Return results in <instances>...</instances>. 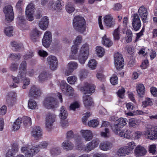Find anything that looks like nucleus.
<instances>
[{
  "mask_svg": "<svg viewBox=\"0 0 157 157\" xmlns=\"http://www.w3.org/2000/svg\"><path fill=\"white\" fill-rule=\"evenodd\" d=\"M110 120L111 121H115V124L112 126V129L114 133H118L120 129L123 128L127 124L125 119L123 118H120L117 120L114 116H112Z\"/></svg>",
  "mask_w": 157,
  "mask_h": 157,
  "instance_id": "5",
  "label": "nucleus"
},
{
  "mask_svg": "<svg viewBox=\"0 0 157 157\" xmlns=\"http://www.w3.org/2000/svg\"><path fill=\"white\" fill-rule=\"evenodd\" d=\"M115 66L117 69L120 70L124 66V59L121 55L118 52L114 56Z\"/></svg>",
  "mask_w": 157,
  "mask_h": 157,
  "instance_id": "7",
  "label": "nucleus"
},
{
  "mask_svg": "<svg viewBox=\"0 0 157 157\" xmlns=\"http://www.w3.org/2000/svg\"><path fill=\"white\" fill-rule=\"evenodd\" d=\"M62 147L66 151L72 150L74 147L73 143L69 140H65L62 144Z\"/></svg>",
  "mask_w": 157,
  "mask_h": 157,
  "instance_id": "22",
  "label": "nucleus"
},
{
  "mask_svg": "<svg viewBox=\"0 0 157 157\" xmlns=\"http://www.w3.org/2000/svg\"><path fill=\"white\" fill-rule=\"evenodd\" d=\"M77 80V78L75 76H72L68 77L67 78L68 82L71 84H74Z\"/></svg>",
  "mask_w": 157,
  "mask_h": 157,
  "instance_id": "50",
  "label": "nucleus"
},
{
  "mask_svg": "<svg viewBox=\"0 0 157 157\" xmlns=\"http://www.w3.org/2000/svg\"><path fill=\"white\" fill-rule=\"evenodd\" d=\"M94 85L85 82L84 86L80 88V90L84 95L83 96V101L85 107L91 106L93 104L92 98L90 96L95 91Z\"/></svg>",
  "mask_w": 157,
  "mask_h": 157,
  "instance_id": "1",
  "label": "nucleus"
},
{
  "mask_svg": "<svg viewBox=\"0 0 157 157\" xmlns=\"http://www.w3.org/2000/svg\"><path fill=\"white\" fill-rule=\"evenodd\" d=\"M57 104V102L56 99L51 97L46 98L43 101V105L45 108L48 109L56 107Z\"/></svg>",
  "mask_w": 157,
  "mask_h": 157,
  "instance_id": "8",
  "label": "nucleus"
},
{
  "mask_svg": "<svg viewBox=\"0 0 157 157\" xmlns=\"http://www.w3.org/2000/svg\"><path fill=\"white\" fill-rule=\"evenodd\" d=\"M80 132L86 141H88L92 139L93 137V134L90 130H82Z\"/></svg>",
  "mask_w": 157,
  "mask_h": 157,
  "instance_id": "20",
  "label": "nucleus"
},
{
  "mask_svg": "<svg viewBox=\"0 0 157 157\" xmlns=\"http://www.w3.org/2000/svg\"><path fill=\"white\" fill-rule=\"evenodd\" d=\"M19 150L18 145L15 144H13L12 145V149H9L7 152H8L10 150H11L12 153L13 154V153L17 152Z\"/></svg>",
  "mask_w": 157,
  "mask_h": 157,
  "instance_id": "59",
  "label": "nucleus"
},
{
  "mask_svg": "<svg viewBox=\"0 0 157 157\" xmlns=\"http://www.w3.org/2000/svg\"><path fill=\"white\" fill-rule=\"evenodd\" d=\"M147 152V151L143 146L141 145H138L135 148L134 153L137 157H141L145 155Z\"/></svg>",
  "mask_w": 157,
  "mask_h": 157,
  "instance_id": "19",
  "label": "nucleus"
},
{
  "mask_svg": "<svg viewBox=\"0 0 157 157\" xmlns=\"http://www.w3.org/2000/svg\"><path fill=\"white\" fill-rule=\"evenodd\" d=\"M156 146L155 144L150 145L148 147V151L153 155L155 154L156 153Z\"/></svg>",
  "mask_w": 157,
  "mask_h": 157,
  "instance_id": "51",
  "label": "nucleus"
},
{
  "mask_svg": "<svg viewBox=\"0 0 157 157\" xmlns=\"http://www.w3.org/2000/svg\"><path fill=\"white\" fill-rule=\"evenodd\" d=\"M42 130L40 127L35 126L33 128L32 132L33 136L37 138H39L42 136Z\"/></svg>",
  "mask_w": 157,
  "mask_h": 157,
  "instance_id": "25",
  "label": "nucleus"
},
{
  "mask_svg": "<svg viewBox=\"0 0 157 157\" xmlns=\"http://www.w3.org/2000/svg\"><path fill=\"white\" fill-rule=\"evenodd\" d=\"M49 77V74L45 72H43L39 76V81L42 82L46 80Z\"/></svg>",
  "mask_w": 157,
  "mask_h": 157,
  "instance_id": "40",
  "label": "nucleus"
},
{
  "mask_svg": "<svg viewBox=\"0 0 157 157\" xmlns=\"http://www.w3.org/2000/svg\"><path fill=\"white\" fill-rule=\"evenodd\" d=\"M67 116V112L66 109L63 106H62L60 110L59 116L62 120H65Z\"/></svg>",
  "mask_w": 157,
  "mask_h": 157,
  "instance_id": "33",
  "label": "nucleus"
},
{
  "mask_svg": "<svg viewBox=\"0 0 157 157\" xmlns=\"http://www.w3.org/2000/svg\"><path fill=\"white\" fill-rule=\"evenodd\" d=\"M34 5L32 3H30L27 6L25 14L28 20L32 21L33 20V15L34 12Z\"/></svg>",
  "mask_w": 157,
  "mask_h": 157,
  "instance_id": "15",
  "label": "nucleus"
},
{
  "mask_svg": "<svg viewBox=\"0 0 157 157\" xmlns=\"http://www.w3.org/2000/svg\"><path fill=\"white\" fill-rule=\"evenodd\" d=\"M3 12L5 15L6 21L7 23H9L13 20L14 13L13 7L11 6H6L4 8Z\"/></svg>",
  "mask_w": 157,
  "mask_h": 157,
  "instance_id": "6",
  "label": "nucleus"
},
{
  "mask_svg": "<svg viewBox=\"0 0 157 157\" xmlns=\"http://www.w3.org/2000/svg\"><path fill=\"white\" fill-rule=\"evenodd\" d=\"M138 12L139 16L140 17L144 23H145L147 21V10L144 6H142L138 9Z\"/></svg>",
  "mask_w": 157,
  "mask_h": 157,
  "instance_id": "14",
  "label": "nucleus"
},
{
  "mask_svg": "<svg viewBox=\"0 0 157 157\" xmlns=\"http://www.w3.org/2000/svg\"><path fill=\"white\" fill-rule=\"evenodd\" d=\"M101 136L104 137H108L109 136V130L108 128H105L104 132H101Z\"/></svg>",
  "mask_w": 157,
  "mask_h": 157,
  "instance_id": "61",
  "label": "nucleus"
},
{
  "mask_svg": "<svg viewBox=\"0 0 157 157\" xmlns=\"http://www.w3.org/2000/svg\"><path fill=\"white\" fill-rule=\"evenodd\" d=\"M52 41V34L49 31H46L44 34L42 39L43 45L46 48H48Z\"/></svg>",
  "mask_w": 157,
  "mask_h": 157,
  "instance_id": "16",
  "label": "nucleus"
},
{
  "mask_svg": "<svg viewBox=\"0 0 157 157\" xmlns=\"http://www.w3.org/2000/svg\"><path fill=\"white\" fill-rule=\"evenodd\" d=\"M102 43L103 45L108 47L111 46L113 44L112 41L110 40L105 35L102 37Z\"/></svg>",
  "mask_w": 157,
  "mask_h": 157,
  "instance_id": "36",
  "label": "nucleus"
},
{
  "mask_svg": "<svg viewBox=\"0 0 157 157\" xmlns=\"http://www.w3.org/2000/svg\"><path fill=\"white\" fill-rule=\"evenodd\" d=\"M55 118L56 115L53 113H48L46 114L45 124L46 127L49 130L52 128Z\"/></svg>",
  "mask_w": 157,
  "mask_h": 157,
  "instance_id": "11",
  "label": "nucleus"
},
{
  "mask_svg": "<svg viewBox=\"0 0 157 157\" xmlns=\"http://www.w3.org/2000/svg\"><path fill=\"white\" fill-rule=\"evenodd\" d=\"M60 88L62 92L67 95H71L74 93V89L65 81L61 82Z\"/></svg>",
  "mask_w": 157,
  "mask_h": 157,
  "instance_id": "10",
  "label": "nucleus"
},
{
  "mask_svg": "<svg viewBox=\"0 0 157 157\" xmlns=\"http://www.w3.org/2000/svg\"><path fill=\"white\" fill-rule=\"evenodd\" d=\"M78 67V64L77 63L75 62H71L67 64L68 68L70 69L72 71L76 69Z\"/></svg>",
  "mask_w": 157,
  "mask_h": 157,
  "instance_id": "45",
  "label": "nucleus"
},
{
  "mask_svg": "<svg viewBox=\"0 0 157 157\" xmlns=\"http://www.w3.org/2000/svg\"><path fill=\"white\" fill-rule=\"evenodd\" d=\"M110 82L113 85H115L117 83L118 78L115 75H113L110 79Z\"/></svg>",
  "mask_w": 157,
  "mask_h": 157,
  "instance_id": "54",
  "label": "nucleus"
},
{
  "mask_svg": "<svg viewBox=\"0 0 157 157\" xmlns=\"http://www.w3.org/2000/svg\"><path fill=\"white\" fill-rule=\"evenodd\" d=\"M13 28L12 26H7L4 29V33L6 36H11L13 35Z\"/></svg>",
  "mask_w": 157,
  "mask_h": 157,
  "instance_id": "42",
  "label": "nucleus"
},
{
  "mask_svg": "<svg viewBox=\"0 0 157 157\" xmlns=\"http://www.w3.org/2000/svg\"><path fill=\"white\" fill-rule=\"evenodd\" d=\"M63 5V2L62 1H57L55 3L54 1L52 0L49 1L48 7L50 9L59 11L62 10Z\"/></svg>",
  "mask_w": 157,
  "mask_h": 157,
  "instance_id": "12",
  "label": "nucleus"
},
{
  "mask_svg": "<svg viewBox=\"0 0 157 157\" xmlns=\"http://www.w3.org/2000/svg\"><path fill=\"white\" fill-rule=\"evenodd\" d=\"M127 133L122 131L120 129V131L118 132V133H115L116 134L120 136L126 138H129L130 137V136L129 135L131 133V132L129 130H127L126 131Z\"/></svg>",
  "mask_w": 157,
  "mask_h": 157,
  "instance_id": "39",
  "label": "nucleus"
},
{
  "mask_svg": "<svg viewBox=\"0 0 157 157\" xmlns=\"http://www.w3.org/2000/svg\"><path fill=\"white\" fill-rule=\"evenodd\" d=\"M47 61L51 70L54 71L56 69L58 65V60L55 56H48Z\"/></svg>",
  "mask_w": 157,
  "mask_h": 157,
  "instance_id": "17",
  "label": "nucleus"
},
{
  "mask_svg": "<svg viewBox=\"0 0 157 157\" xmlns=\"http://www.w3.org/2000/svg\"><path fill=\"white\" fill-rule=\"evenodd\" d=\"M21 123V119L20 118H18L14 123L13 128L14 131L17 130L19 129L20 125Z\"/></svg>",
  "mask_w": 157,
  "mask_h": 157,
  "instance_id": "38",
  "label": "nucleus"
},
{
  "mask_svg": "<svg viewBox=\"0 0 157 157\" xmlns=\"http://www.w3.org/2000/svg\"><path fill=\"white\" fill-rule=\"evenodd\" d=\"M80 106V104L77 102H75L71 104L70 106L71 110H75L76 109L79 108Z\"/></svg>",
  "mask_w": 157,
  "mask_h": 157,
  "instance_id": "56",
  "label": "nucleus"
},
{
  "mask_svg": "<svg viewBox=\"0 0 157 157\" xmlns=\"http://www.w3.org/2000/svg\"><path fill=\"white\" fill-rule=\"evenodd\" d=\"M23 123L25 126L27 125H30L31 124V118L26 116L24 117L23 118Z\"/></svg>",
  "mask_w": 157,
  "mask_h": 157,
  "instance_id": "53",
  "label": "nucleus"
},
{
  "mask_svg": "<svg viewBox=\"0 0 157 157\" xmlns=\"http://www.w3.org/2000/svg\"><path fill=\"white\" fill-rule=\"evenodd\" d=\"M48 24V17H43L39 23L40 28L43 30H45L47 29Z\"/></svg>",
  "mask_w": 157,
  "mask_h": 157,
  "instance_id": "24",
  "label": "nucleus"
},
{
  "mask_svg": "<svg viewBox=\"0 0 157 157\" xmlns=\"http://www.w3.org/2000/svg\"><path fill=\"white\" fill-rule=\"evenodd\" d=\"M50 152L52 155L55 156L59 154L60 151L59 147H53L51 149Z\"/></svg>",
  "mask_w": 157,
  "mask_h": 157,
  "instance_id": "46",
  "label": "nucleus"
},
{
  "mask_svg": "<svg viewBox=\"0 0 157 157\" xmlns=\"http://www.w3.org/2000/svg\"><path fill=\"white\" fill-rule=\"evenodd\" d=\"M99 124V122L96 119L93 120L88 122V124L90 127H95L97 126Z\"/></svg>",
  "mask_w": 157,
  "mask_h": 157,
  "instance_id": "52",
  "label": "nucleus"
},
{
  "mask_svg": "<svg viewBox=\"0 0 157 157\" xmlns=\"http://www.w3.org/2000/svg\"><path fill=\"white\" fill-rule=\"evenodd\" d=\"M132 17V25L134 30L137 31L141 26V22L137 13H134Z\"/></svg>",
  "mask_w": 157,
  "mask_h": 157,
  "instance_id": "9",
  "label": "nucleus"
},
{
  "mask_svg": "<svg viewBox=\"0 0 157 157\" xmlns=\"http://www.w3.org/2000/svg\"><path fill=\"white\" fill-rule=\"evenodd\" d=\"M97 63L94 59L90 60L88 64V66L92 70L95 69L96 68Z\"/></svg>",
  "mask_w": 157,
  "mask_h": 157,
  "instance_id": "44",
  "label": "nucleus"
},
{
  "mask_svg": "<svg viewBox=\"0 0 157 157\" xmlns=\"http://www.w3.org/2000/svg\"><path fill=\"white\" fill-rule=\"evenodd\" d=\"M143 135H147V138L150 140L157 139V126H154L150 124L147 125L143 132H136L135 137L136 139H138Z\"/></svg>",
  "mask_w": 157,
  "mask_h": 157,
  "instance_id": "2",
  "label": "nucleus"
},
{
  "mask_svg": "<svg viewBox=\"0 0 157 157\" xmlns=\"http://www.w3.org/2000/svg\"><path fill=\"white\" fill-rule=\"evenodd\" d=\"M96 51L98 55L101 57H102L105 53L104 48L101 46L96 47Z\"/></svg>",
  "mask_w": 157,
  "mask_h": 157,
  "instance_id": "41",
  "label": "nucleus"
},
{
  "mask_svg": "<svg viewBox=\"0 0 157 157\" xmlns=\"http://www.w3.org/2000/svg\"><path fill=\"white\" fill-rule=\"evenodd\" d=\"M104 22L108 28L113 27L116 24L115 20L111 14L106 15L104 17Z\"/></svg>",
  "mask_w": 157,
  "mask_h": 157,
  "instance_id": "13",
  "label": "nucleus"
},
{
  "mask_svg": "<svg viewBox=\"0 0 157 157\" xmlns=\"http://www.w3.org/2000/svg\"><path fill=\"white\" fill-rule=\"evenodd\" d=\"M99 140L97 139L93 140L86 145L85 148V151L88 152L96 147L99 144Z\"/></svg>",
  "mask_w": 157,
  "mask_h": 157,
  "instance_id": "18",
  "label": "nucleus"
},
{
  "mask_svg": "<svg viewBox=\"0 0 157 157\" xmlns=\"http://www.w3.org/2000/svg\"><path fill=\"white\" fill-rule=\"evenodd\" d=\"M153 104L152 99L148 98H146L142 102V105L144 108L151 106Z\"/></svg>",
  "mask_w": 157,
  "mask_h": 157,
  "instance_id": "35",
  "label": "nucleus"
},
{
  "mask_svg": "<svg viewBox=\"0 0 157 157\" xmlns=\"http://www.w3.org/2000/svg\"><path fill=\"white\" fill-rule=\"evenodd\" d=\"M73 25L75 29L81 33H83L86 30V22L84 18L82 17H75L73 20Z\"/></svg>",
  "mask_w": 157,
  "mask_h": 157,
  "instance_id": "3",
  "label": "nucleus"
},
{
  "mask_svg": "<svg viewBox=\"0 0 157 157\" xmlns=\"http://www.w3.org/2000/svg\"><path fill=\"white\" fill-rule=\"evenodd\" d=\"M131 151L126 146L122 147L120 148L117 152V155L119 156H125L126 155H128Z\"/></svg>",
  "mask_w": 157,
  "mask_h": 157,
  "instance_id": "27",
  "label": "nucleus"
},
{
  "mask_svg": "<svg viewBox=\"0 0 157 157\" xmlns=\"http://www.w3.org/2000/svg\"><path fill=\"white\" fill-rule=\"evenodd\" d=\"M132 33L130 29H127L126 32V35L125 37L127 43L131 42L132 39Z\"/></svg>",
  "mask_w": 157,
  "mask_h": 157,
  "instance_id": "43",
  "label": "nucleus"
},
{
  "mask_svg": "<svg viewBox=\"0 0 157 157\" xmlns=\"http://www.w3.org/2000/svg\"><path fill=\"white\" fill-rule=\"evenodd\" d=\"M11 44L12 47V49L15 50L19 49L21 46V45L15 41L12 42Z\"/></svg>",
  "mask_w": 157,
  "mask_h": 157,
  "instance_id": "57",
  "label": "nucleus"
},
{
  "mask_svg": "<svg viewBox=\"0 0 157 157\" xmlns=\"http://www.w3.org/2000/svg\"><path fill=\"white\" fill-rule=\"evenodd\" d=\"M141 122V120L136 119L134 118H131L129 120V125L130 127H136L139 126Z\"/></svg>",
  "mask_w": 157,
  "mask_h": 157,
  "instance_id": "32",
  "label": "nucleus"
},
{
  "mask_svg": "<svg viewBox=\"0 0 157 157\" xmlns=\"http://www.w3.org/2000/svg\"><path fill=\"white\" fill-rule=\"evenodd\" d=\"M48 145V142L46 141H44L41 142L38 145L36 146H37V148L38 147L40 148L43 149L46 148Z\"/></svg>",
  "mask_w": 157,
  "mask_h": 157,
  "instance_id": "55",
  "label": "nucleus"
},
{
  "mask_svg": "<svg viewBox=\"0 0 157 157\" xmlns=\"http://www.w3.org/2000/svg\"><path fill=\"white\" fill-rule=\"evenodd\" d=\"M87 75L88 73L87 71L84 70H83L80 71L79 75L80 78L82 79L86 78Z\"/></svg>",
  "mask_w": 157,
  "mask_h": 157,
  "instance_id": "64",
  "label": "nucleus"
},
{
  "mask_svg": "<svg viewBox=\"0 0 157 157\" xmlns=\"http://www.w3.org/2000/svg\"><path fill=\"white\" fill-rule=\"evenodd\" d=\"M74 137V134L73 131L71 130H69L66 133V138L68 139H71Z\"/></svg>",
  "mask_w": 157,
  "mask_h": 157,
  "instance_id": "63",
  "label": "nucleus"
},
{
  "mask_svg": "<svg viewBox=\"0 0 157 157\" xmlns=\"http://www.w3.org/2000/svg\"><path fill=\"white\" fill-rule=\"evenodd\" d=\"M18 64L17 63H12L10 66V69L12 71H17L18 68Z\"/></svg>",
  "mask_w": 157,
  "mask_h": 157,
  "instance_id": "60",
  "label": "nucleus"
},
{
  "mask_svg": "<svg viewBox=\"0 0 157 157\" xmlns=\"http://www.w3.org/2000/svg\"><path fill=\"white\" fill-rule=\"evenodd\" d=\"M16 94L13 92H10L8 94L7 97V101L8 104H12L14 103L15 100Z\"/></svg>",
  "mask_w": 157,
  "mask_h": 157,
  "instance_id": "29",
  "label": "nucleus"
},
{
  "mask_svg": "<svg viewBox=\"0 0 157 157\" xmlns=\"http://www.w3.org/2000/svg\"><path fill=\"white\" fill-rule=\"evenodd\" d=\"M120 26H118L117 28L115 29L113 33V38L115 40H118L120 38Z\"/></svg>",
  "mask_w": 157,
  "mask_h": 157,
  "instance_id": "37",
  "label": "nucleus"
},
{
  "mask_svg": "<svg viewBox=\"0 0 157 157\" xmlns=\"http://www.w3.org/2000/svg\"><path fill=\"white\" fill-rule=\"evenodd\" d=\"M89 46L87 44H83L81 48L80 52L85 53L87 52L88 55L89 54Z\"/></svg>",
  "mask_w": 157,
  "mask_h": 157,
  "instance_id": "49",
  "label": "nucleus"
},
{
  "mask_svg": "<svg viewBox=\"0 0 157 157\" xmlns=\"http://www.w3.org/2000/svg\"><path fill=\"white\" fill-rule=\"evenodd\" d=\"M127 147H128V149L129 151L131 152L132 151L133 149L135 146V143L133 141H132L129 142L127 144Z\"/></svg>",
  "mask_w": 157,
  "mask_h": 157,
  "instance_id": "58",
  "label": "nucleus"
},
{
  "mask_svg": "<svg viewBox=\"0 0 157 157\" xmlns=\"http://www.w3.org/2000/svg\"><path fill=\"white\" fill-rule=\"evenodd\" d=\"M21 151L25 153L26 157H33L39 151L37 146H32L29 144L26 145L21 148Z\"/></svg>",
  "mask_w": 157,
  "mask_h": 157,
  "instance_id": "4",
  "label": "nucleus"
},
{
  "mask_svg": "<svg viewBox=\"0 0 157 157\" xmlns=\"http://www.w3.org/2000/svg\"><path fill=\"white\" fill-rule=\"evenodd\" d=\"M88 53L86 52V54L84 53L80 52L78 59L79 63L82 64H84L88 57Z\"/></svg>",
  "mask_w": 157,
  "mask_h": 157,
  "instance_id": "31",
  "label": "nucleus"
},
{
  "mask_svg": "<svg viewBox=\"0 0 157 157\" xmlns=\"http://www.w3.org/2000/svg\"><path fill=\"white\" fill-rule=\"evenodd\" d=\"M66 10L68 13H70L73 12L75 9L72 4L70 2H69L66 6Z\"/></svg>",
  "mask_w": 157,
  "mask_h": 157,
  "instance_id": "48",
  "label": "nucleus"
},
{
  "mask_svg": "<svg viewBox=\"0 0 157 157\" xmlns=\"http://www.w3.org/2000/svg\"><path fill=\"white\" fill-rule=\"evenodd\" d=\"M25 77V76L24 74L22 73V75L21 74L18 73L17 77L12 75L11 77L14 82L16 83H19L20 81L24 80Z\"/></svg>",
  "mask_w": 157,
  "mask_h": 157,
  "instance_id": "30",
  "label": "nucleus"
},
{
  "mask_svg": "<svg viewBox=\"0 0 157 157\" xmlns=\"http://www.w3.org/2000/svg\"><path fill=\"white\" fill-rule=\"evenodd\" d=\"M27 63L25 61H23L20 64L19 68V73H22L25 74V76H26V71Z\"/></svg>",
  "mask_w": 157,
  "mask_h": 157,
  "instance_id": "34",
  "label": "nucleus"
},
{
  "mask_svg": "<svg viewBox=\"0 0 157 157\" xmlns=\"http://www.w3.org/2000/svg\"><path fill=\"white\" fill-rule=\"evenodd\" d=\"M136 91L138 95L140 97H142L144 95L145 93V88L144 85L141 83L137 85Z\"/></svg>",
  "mask_w": 157,
  "mask_h": 157,
  "instance_id": "26",
  "label": "nucleus"
},
{
  "mask_svg": "<svg viewBox=\"0 0 157 157\" xmlns=\"http://www.w3.org/2000/svg\"><path fill=\"white\" fill-rule=\"evenodd\" d=\"M40 94V91L39 88L35 86H32L29 93V96L36 98Z\"/></svg>",
  "mask_w": 157,
  "mask_h": 157,
  "instance_id": "21",
  "label": "nucleus"
},
{
  "mask_svg": "<svg viewBox=\"0 0 157 157\" xmlns=\"http://www.w3.org/2000/svg\"><path fill=\"white\" fill-rule=\"evenodd\" d=\"M112 144L108 141L103 142L100 143L99 147L101 149L104 151H107L111 148Z\"/></svg>",
  "mask_w": 157,
  "mask_h": 157,
  "instance_id": "28",
  "label": "nucleus"
},
{
  "mask_svg": "<svg viewBox=\"0 0 157 157\" xmlns=\"http://www.w3.org/2000/svg\"><path fill=\"white\" fill-rule=\"evenodd\" d=\"M28 106L29 108L31 109H34L36 107L37 104L34 100L30 99L28 103Z\"/></svg>",
  "mask_w": 157,
  "mask_h": 157,
  "instance_id": "47",
  "label": "nucleus"
},
{
  "mask_svg": "<svg viewBox=\"0 0 157 157\" xmlns=\"http://www.w3.org/2000/svg\"><path fill=\"white\" fill-rule=\"evenodd\" d=\"M125 90L124 88H122L119 90L117 92L118 96L121 98H123L124 96Z\"/></svg>",
  "mask_w": 157,
  "mask_h": 157,
  "instance_id": "62",
  "label": "nucleus"
},
{
  "mask_svg": "<svg viewBox=\"0 0 157 157\" xmlns=\"http://www.w3.org/2000/svg\"><path fill=\"white\" fill-rule=\"evenodd\" d=\"M41 32L37 29L35 28L31 31L30 34V37L32 40L33 42H35L37 40L38 38L41 35Z\"/></svg>",
  "mask_w": 157,
  "mask_h": 157,
  "instance_id": "23",
  "label": "nucleus"
}]
</instances>
